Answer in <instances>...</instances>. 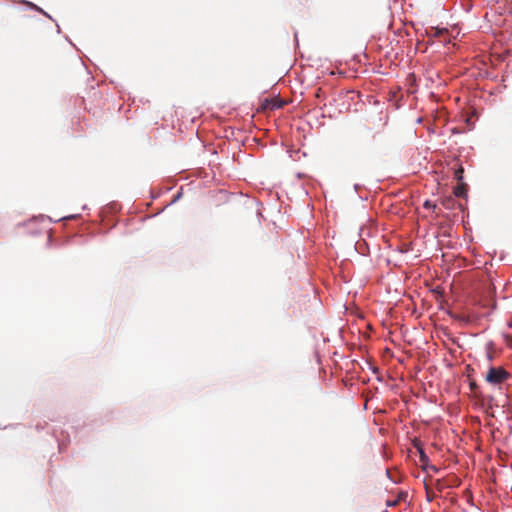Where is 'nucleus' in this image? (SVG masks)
<instances>
[{"label":"nucleus","instance_id":"obj_16","mask_svg":"<svg viewBox=\"0 0 512 512\" xmlns=\"http://www.w3.org/2000/svg\"><path fill=\"white\" fill-rule=\"evenodd\" d=\"M406 495H407V494L401 495V496L399 497V499L404 498V496H406Z\"/></svg>","mask_w":512,"mask_h":512},{"label":"nucleus","instance_id":"obj_4","mask_svg":"<svg viewBox=\"0 0 512 512\" xmlns=\"http://www.w3.org/2000/svg\"><path fill=\"white\" fill-rule=\"evenodd\" d=\"M448 30L446 28H439V27H430L426 30V33L429 37H439L446 33Z\"/></svg>","mask_w":512,"mask_h":512},{"label":"nucleus","instance_id":"obj_11","mask_svg":"<svg viewBox=\"0 0 512 512\" xmlns=\"http://www.w3.org/2000/svg\"><path fill=\"white\" fill-rule=\"evenodd\" d=\"M281 107V103H273L272 104V109H276V108H280Z\"/></svg>","mask_w":512,"mask_h":512},{"label":"nucleus","instance_id":"obj_10","mask_svg":"<svg viewBox=\"0 0 512 512\" xmlns=\"http://www.w3.org/2000/svg\"><path fill=\"white\" fill-rule=\"evenodd\" d=\"M397 503H398V500L387 501V506L392 507V506H395Z\"/></svg>","mask_w":512,"mask_h":512},{"label":"nucleus","instance_id":"obj_12","mask_svg":"<svg viewBox=\"0 0 512 512\" xmlns=\"http://www.w3.org/2000/svg\"><path fill=\"white\" fill-rule=\"evenodd\" d=\"M424 206H425L426 208H429V207H431V203H430L429 201H426V202L424 203Z\"/></svg>","mask_w":512,"mask_h":512},{"label":"nucleus","instance_id":"obj_13","mask_svg":"<svg viewBox=\"0 0 512 512\" xmlns=\"http://www.w3.org/2000/svg\"><path fill=\"white\" fill-rule=\"evenodd\" d=\"M359 188H360V185H359V184H355V185H354V190H355L356 192L358 191V189H359Z\"/></svg>","mask_w":512,"mask_h":512},{"label":"nucleus","instance_id":"obj_8","mask_svg":"<svg viewBox=\"0 0 512 512\" xmlns=\"http://www.w3.org/2000/svg\"><path fill=\"white\" fill-rule=\"evenodd\" d=\"M455 177L459 181L462 180V178H463V170L462 169L457 170L456 173H455Z\"/></svg>","mask_w":512,"mask_h":512},{"label":"nucleus","instance_id":"obj_7","mask_svg":"<svg viewBox=\"0 0 512 512\" xmlns=\"http://www.w3.org/2000/svg\"><path fill=\"white\" fill-rule=\"evenodd\" d=\"M26 5L32 9H35L37 11H40L41 13H43L45 16L50 17V15H48L46 12H44L40 7H38L37 5L33 4L32 2H25Z\"/></svg>","mask_w":512,"mask_h":512},{"label":"nucleus","instance_id":"obj_5","mask_svg":"<svg viewBox=\"0 0 512 512\" xmlns=\"http://www.w3.org/2000/svg\"><path fill=\"white\" fill-rule=\"evenodd\" d=\"M454 194L456 197H464L466 194V189L464 185H458L454 188Z\"/></svg>","mask_w":512,"mask_h":512},{"label":"nucleus","instance_id":"obj_2","mask_svg":"<svg viewBox=\"0 0 512 512\" xmlns=\"http://www.w3.org/2000/svg\"><path fill=\"white\" fill-rule=\"evenodd\" d=\"M510 377V374L503 367L491 366L486 374V381L490 384H501Z\"/></svg>","mask_w":512,"mask_h":512},{"label":"nucleus","instance_id":"obj_15","mask_svg":"<svg viewBox=\"0 0 512 512\" xmlns=\"http://www.w3.org/2000/svg\"><path fill=\"white\" fill-rule=\"evenodd\" d=\"M179 197H180V194H178V195L176 196V198H175V200H174V201H176L177 199H179Z\"/></svg>","mask_w":512,"mask_h":512},{"label":"nucleus","instance_id":"obj_6","mask_svg":"<svg viewBox=\"0 0 512 512\" xmlns=\"http://www.w3.org/2000/svg\"><path fill=\"white\" fill-rule=\"evenodd\" d=\"M493 346V343L492 342H488L486 344V357H487V360L488 361H492L493 360V354L491 352V347Z\"/></svg>","mask_w":512,"mask_h":512},{"label":"nucleus","instance_id":"obj_14","mask_svg":"<svg viewBox=\"0 0 512 512\" xmlns=\"http://www.w3.org/2000/svg\"><path fill=\"white\" fill-rule=\"evenodd\" d=\"M507 323H508V326H509L510 328H512V321H509V322H507Z\"/></svg>","mask_w":512,"mask_h":512},{"label":"nucleus","instance_id":"obj_3","mask_svg":"<svg viewBox=\"0 0 512 512\" xmlns=\"http://www.w3.org/2000/svg\"><path fill=\"white\" fill-rule=\"evenodd\" d=\"M415 447L417 448V451L419 453V459L422 464V468L424 471H428V463H429V457L426 454L424 448L420 443H415Z\"/></svg>","mask_w":512,"mask_h":512},{"label":"nucleus","instance_id":"obj_1","mask_svg":"<svg viewBox=\"0 0 512 512\" xmlns=\"http://www.w3.org/2000/svg\"><path fill=\"white\" fill-rule=\"evenodd\" d=\"M386 328H392L394 325L399 330L403 340L408 344L423 342V330L420 323L417 325L415 322H382Z\"/></svg>","mask_w":512,"mask_h":512},{"label":"nucleus","instance_id":"obj_9","mask_svg":"<svg viewBox=\"0 0 512 512\" xmlns=\"http://www.w3.org/2000/svg\"><path fill=\"white\" fill-rule=\"evenodd\" d=\"M428 470H431L433 472H438V468L434 465H431L428 463Z\"/></svg>","mask_w":512,"mask_h":512}]
</instances>
